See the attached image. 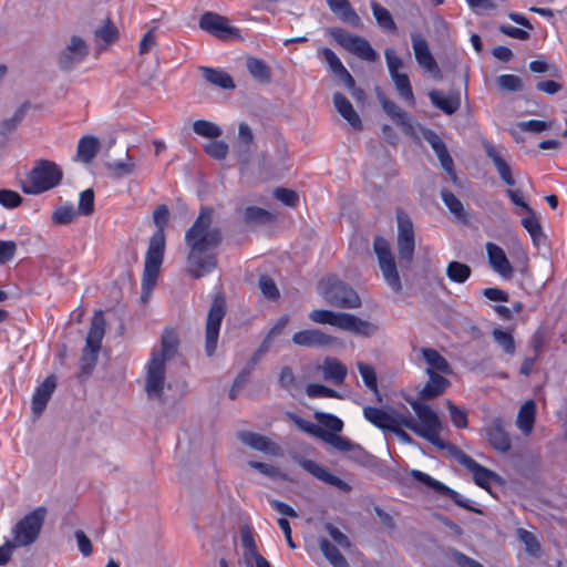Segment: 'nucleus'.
I'll return each instance as SVG.
<instances>
[{
  "mask_svg": "<svg viewBox=\"0 0 567 567\" xmlns=\"http://www.w3.org/2000/svg\"><path fill=\"white\" fill-rule=\"evenodd\" d=\"M410 404L417 416V421L409 412L391 410V431L406 427L434 446L441 450L445 449L446 444L440 436L443 425L439 415L427 404L417 400L410 402Z\"/></svg>",
  "mask_w": 567,
  "mask_h": 567,
  "instance_id": "1",
  "label": "nucleus"
},
{
  "mask_svg": "<svg viewBox=\"0 0 567 567\" xmlns=\"http://www.w3.org/2000/svg\"><path fill=\"white\" fill-rule=\"evenodd\" d=\"M178 338L174 330L166 329L161 339V348L153 350L146 364L145 391L150 398L161 399L167 386L165 362L177 352Z\"/></svg>",
  "mask_w": 567,
  "mask_h": 567,
  "instance_id": "2",
  "label": "nucleus"
},
{
  "mask_svg": "<svg viewBox=\"0 0 567 567\" xmlns=\"http://www.w3.org/2000/svg\"><path fill=\"white\" fill-rule=\"evenodd\" d=\"M215 210L210 206L202 205L192 226L185 233V243L188 248L217 247L223 241L220 227L213 225Z\"/></svg>",
  "mask_w": 567,
  "mask_h": 567,
  "instance_id": "3",
  "label": "nucleus"
},
{
  "mask_svg": "<svg viewBox=\"0 0 567 567\" xmlns=\"http://www.w3.org/2000/svg\"><path fill=\"white\" fill-rule=\"evenodd\" d=\"M309 319L318 324H329L354 336L370 338L378 331V326L369 320H363L349 312H339L328 309H313L309 312Z\"/></svg>",
  "mask_w": 567,
  "mask_h": 567,
  "instance_id": "4",
  "label": "nucleus"
},
{
  "mask_svg": "<svg viewBox=\"0 0 567 567\" xmlns=\"http://www.w3.org/2000/svg\"><path fill=\"white\" fill-rule=\"evenodd\" d=\"M288 417L303 432L320 439L324 443L331 445L339 452L348 453L353 460L362 461L365 456L364 450L359 445L350 441L346 436L336 435L323 430L318 424L307 421L297 414L287 413Z\"/></svg>",
  "mask_w": 567,
  "mask_h": 567,
  "instance_id": "5",
  "label": "nucleus"
},
{
  "mask_svg": "<svg viewBox=\"0 0 567 567\" xmlns=\"http://www.w3.org/2000/svg\"><path fill=\"white\" fill-rule=\"evenodd\" d=\"M317 290L332 307L357 309L361 306V299L357 291L336 276H327L319 280Z\"/></svg>",
  "mask_w": 567,
  "mask_h": 567,
  "instance_id": "6",
  "label": "nucleus"
},
{
  "mask_svg": "<svg viewBox=\"0 0 567 567\" xmlns=\"http://www.w3.org/2000/svg\"><path fill=\"white\" fill-rule=\"evenodd\" d=\"M62 169L51 161L41 159L28 175L29 185L22 187L25 194H40L61 183Z\"/></svg>",
  "mask_w": 567,
  "mask_h": 567,
  "instance_id": "7",
  "label": "nucleus"
},
{
  "mask_svg": "<svg viewBox=\"0 0 567 567\" xmlns=\"http://www.w3.org/2000/svg\"><path fill=\"white\" fill-rule=\"evenodd\" d=\"M47 515L45 507H37L23 516L12 528L11 545L24 547L33 544L41 532Z\"/></svg>",
  "mask_w": 567,
  "mask_h": 567,
  "instance_id": "8",
  "label": "nucleus"
},
{
  "mask_svg": "<svg viewBox=\"0 0 567 567\" xmlns=\"http://www.w3.org/2000/svg\"><path fill=\"white\" fill-rule=\"evenodd\" d=\"M226 315V300L221 293L215 296L207 315L205 329V353L212 357L218 343L219 330Z\"/></svg>",
  "mask_w": 567,
  "mask_h": 567,
  "instance_id": "9",
  "label": "nucleus"
},
{
  "mask_svg": "<svg viewBox=\"0 0 567 567\" xmlns=\"http://www.w3.org/2000/svg\"><path fill=\"white\" fill-rule=\"evenodd\" d=\"M328 32L338 44L359 59L368 62H374L378 59V53L367 39L337 27L330 28Z\"/></svg>",
  "mask_w": 567,
  "mask_h": 567,
  "instance_id": "10",
  "label": "nucleus"
},
{
  "mask_svg": "<svg viewBox=\"0 0 567 567\" xmlns=\"http://www.w3.org/2000/svg\"><path fill=\"white\" fill-rule=\"evenodd\" d=\"M90 53L86 41L79 37L72 35L58 55V66L62 71H70L80 64Z\"/></svg>",
  "mask_w": 567,
  "mask_h": 567,
  "instance_id": "11",
  "label": "nucleus"
},
{
  "mask_svg": "<svg viewBox=\"0 0 567 567\" xmlns=\"http://www.w3.org/2000/svg\"><path fill=\"white\" fill-rule=\"evenodd\" d=\"M164 260V250H147L144 261L141 299L147 302L156 285Z\"/></svg>",
  "mask_w": 567,
  "mask_h": 567,
  "instance_id": "12",
  "label": "nucleus"
},
{
  "mask_svg": "<svg viewBox=\"0 0 567 567\" xmlns=\"http://www.w3.org/2000/svg\"><path fill=\"white\" fill-rule=\"evenodd\" d=\"M198 25L202 30L221 40L239 37L238 29L229 25L226 17L213 11L203 13L199 18Z\"/></svg>",
  "mask_w": 567,
  "mask_h": 567,
  "instance_id": "13",
  "label": "nucleus"
},
{
  "mask_svg": "<svg viewBox=\"0 0 567 567\" xmlns=\"http://www.w3.org/2000/svg\"><path fill=\"white\" fill-rule=\"evenodd\" d=\"M291 340L296 346L305 348L329 349L339 343V339L337 337L328 334L316 328L297 331L293 333Z\"/></svg>",
  "mask_w": 567,
  "mask_h": 567,
  "instance_id": "14",
  "label": "nucleus"
},
{
  "mask_svg": "<svg viewBox=\"0 0 567 567\" xmlns=\"http://www.w3.org/2000/svg\"><path fill=\"white\" fill-rule=\"evenodd\" d=\"M375 252L385 284L394 292H400L402 290V284L398 272L399 264L393 250H375Z\"/></svg>",
  "mask_w": 567,
  "mask_h": 567,
  "instance_id": "15",
  "label": "nucleus"
},
{
  "mask_svg": "<svg viewBox=\"0 0 567 567\" xmlns=\"http://www.w3.org/2000/svg\"><path fill=\"white\" fill-rule=\"evenodd\" d=\"M217 259L213 250H189L187 271L195 278H200L213 271Z\"/></svg>",
  "mask_w": 567,
  "mask_h": 567,
  "instance_id": "16",
  "label": "nucleus"
},
{
  "mask_svg": "<svg viewBox=\"0 0 567 567\" xmlns=\"http://www.w3.org/2000/svg\"><path fill=\"white\" fill-rule=\"evenodd\" d=\"M455 457L460 464L472 473L475 484L480 487L488 489L492 482L498 480V475L496 473L482 466L464 452L458 451L455 454Z\"/></svg>",
  "mask_w": 567,
  "mask_h": 567,
  "instance_id": "17",
  "label": "nucleus"
},
{
  "mask_svg": "<svg viewBox=\"0 0 567 567\" xmlns=\"http://www.w3.org/2000/svg\"><path fill=\"white\" fill-rule=\"evenodd\" d=\"M484 432L489 444L498 452L506 453L512 447V440L505 430L502 417L492 419L485 426Z\"/></svg>",
  "mask_w": 567,
  "mask_h": 567,
  "instance_id": "18",
  "label": "nucleus"
},
{
  "mask_svg": "<svg viewBox=\"0 0 567 567\" xmlns=\"http://www.w3.org/2000/svg\"><path fill=\"white\" fill-rule=\"evenodd\" d=\"M423 137L431 145L433 151L435 152L442 168L450 175L451 181L456 184L457 176L454 171L453 158L449 154L447 147L443 140L432 130H425L423 132Z\"/></svg>",
  "mask_w": 567,
  "mask_h": 567,
  "instance_id": "19",
  "label": "nucleus"
},
{
  "mask_svg": "<svg viewBox=\"0 0 567 567\" xmlns=\"http://www.w3.org/2000/svg\"><path fill=\"white\" fill-rule=\"evenodd\" d=\"M297 462L305 471L310 473L317 480L336 486L343 492H349L351 489V486L347 482L331 474L324 466L318 464L317 462L305 457H299Z\"/></svg>",
  "mask_w": 567,
  "mask_h": 567,
  "instance_id": "20",
  "label": "nucleus"
},
{
  "mask_svg": "<svg viewBox=\"0 0 567 567\" xmlns=\"http://www.w3.org/2000/svg\"><path fill=\"white\" fill-rule=\"evenodd\" d=\"M238 439L250 449L270 456H280L282 453L281 447L276 442L259 433L241 431L238 433Z\"/></svg>",
  "mask_w": 567,
  "mask_h": 567,
  "instance_id": "21",
  "label": "nucleus"
},
{
  "mask_svg": "<svg viewBox=\"0 0 567 567\" xmlns=\"http://www.w3.org/2000/svg\"><path fill=\"white\" fill-rule=\"evenodd\" d=\"M171 219V210L167 205L161 204L155 207L152 214V221L156 230L150 238L148 248H165V228Z\"/></svg>",
  "mask_w": 567,
  "mask_h": 567,
  "instance_id": "22",
  "label": "nucleus"
},
{
  "mask_svg": "<svg viewBox=\"0 0 567 567\" xmlns=\"http://www.w3.org/2000/svg\"><path fill=\"white\" fill-rule=\"evenodd\" d=\"M375 93L384 113L391 117L396 125L401 126L406 134L412 133L413 126L406 112L399 107L393 101L389 100L381 89L377 87Z\"/></svg>",
  "mask_w": 567,
  "mask_h": 567,
  "instance_id": "23",
  "label": "nucleus"
},
{
  "mask_svg": "<svg viewBox=\"0 0 567 567\" xmlns=\"http://www.w3.org/2000/svg\"><path fill=\"white\" fill-rule=\"evenodd\" d=\"M412 48L414 51L415 60L426 71L440 73L437 63L433 58L426 40L419 33L411 34Z\"/></svg>",
  "mask_w": 567,
  "mask_h": 567,
  "instance_id": "24",
  "label": "nucleus"
},
{
  "mask_svg": "<svg viewBox=\"0 0 567 567\" xmlns=\"http://www.w3.org/2000/svg\"><path fill=\"white\" fill-rule=\"evenodd\" d=\"M483 147L486 156L492 161L501 181L508 187L515 186L516 182L508 162L489 142H484Z\"/></svg>",
  "mask_w": 567,
  "mask_h": 567,
  "instance_id": "25",
  "label": "nucleus"
},
{
  "mask_svg": "<svg viewBox=\"0 0 567 567\" xmlns=\"http://www.w3.org/2000/svg\"><path fill=\"white\" fill-rule=\"evenodd\" d=\"M398 223V248H414V228L410 216L402 209L396 208Z\"/></svg>",
  "mask_w": 567,
  "mask_h": 567,
  "instance_id": "26",
  "label": "nucleus"
},
{
  "mask_svg": "<svg viewBox=\"0 0 567 567\" xmlns=\"http://www.w3.org/2000/svg\"><path fill=\"white\" fill-rule=\"evenodd\" d=\"M55 386H56L55 377L49 375L35 389V391L32 395V412L34 415H40L44 411L52 393L55 390Z\"/></svg>",
  "mask_w": 567,
  "mask_h": 567,
  "instance_id": "27",
  "label": "nucleus"
},
{
  "mask_svg": "<svg viewBox=\"0 0 567 567\" xmlns=\"http://www.w3.org/2000/svg\"><path fill=\"white\" fill-rule=\"evenodd\" d=\"M431 103L447 115H453L461 106V96L458 92H451L444 96L439 90H431L429 92Z\"/></svg>",
  "mask_w": 567,
  "mask_h": 567,
  "instance_id": "28",
  "label": "nucleus"
},
{
  "mask_svg": "<svg viewBox=\"0 0 567 567\" xmlns=\"http://www.w3.org/2000/svg\"><path fill=\"white\" fill-rule=\"evenodd\" d=\"M331 12L342 22L349 23L353 27L360 24V17L352 8L349 0H326Z\"/></svg>",
  "mask_w": 567,
  "mask_h": 567,
  "instance_id": "29",
  "label": "nucleus"
},
{
  "mask_svg": "<svg viewBox=\"0 0 567 567\" xmlns=\"http://www.w3.org/2000/svg\"><path fill=\"white\" fill-rule=\"evenodd\" d=\"M323 379L334 384H342L348 373L347 367L337 358L327 357L321 365Z\"/></svg>",
  "mask_w": 567,
  "mask_h": 567,
  "instance_id": "30",
  "label": "nucleus"
},
{
  "mask_svg": "<svg viewBox=\"0 0 567 567\" xmlns=\"http://www.w3.org/2000/svg\"><path fill=\"white\" fill-rule=\"evenodd\" d=\"M333 104L338 113L355 130L362 128V122L351 102L341 93L333 94Z\"/></svg>",
  "mask_w": 567,
  "mask_h": 567,
  "instance_id": "31",
  "label": "nucleus"
},
{
  "mask_svg": "<svg viewBox=\"0 0 567 567\" xmlns=\"http://www.w3.org/2000/svg\"><path fill=\"white\" fill-rule=\"evenodd\" d=\"M421 354L427 364L426 373H451V367L440 352L432 348H421Z\"/></svg>",
  "mask_w": 567,
  "mask_h": 567,
  "instance_id": "32",
  "label": "nucleus"
},
{
  "mask_svg": "<svg viewBox=\"0 0 567 567\" xmlns=\"http://www.w3.org/2000/svg\"><path fill=\"white\" fill-rule=\"evenodd\" d=\"M536 415V404L527 400L520 408L516 417V426L524 434L529 435L533 431Z\"/></svg>",
  "mask_w": 567,
  "mask_h": 567,
  "instance_id": "33",
  "label": "nucleus"
},
{
  "mask_svg": "<svg viewBox=\"0 0 567 567\" xmlns=\"http://www.w3.org/2000/svg\"><path fill=\"white\" fill-rule=\"evenodd\" d=\"M100 151V142L95 136L85 135L78 144L76 158L84 163L90 164Z\"/></svg>",
  "mask_w": 567,
  "mask_h": 567,
  "instance_id": "34",
  "label": "nucleus"
},
{
  "mask_svg": "<svg viewBox=\"0 0 567 567\" xmlns=\"http://www.w3.org/2000/svg\"><path fill=\"white\" fill-rule=\"evenodd\" d=\"M199 71L203 75V78L210 84L218 86L224 90H233L235 89V83L231 79V76L226 73L225 71L208 68V66H200Z\"/></svg>",
  "mask_w": 567,
  "mask_h": 567,
  "instance_id": "35",
  "label": "nucleus"
},
{
  "mask_svg": "<svg viewBox=\"0 0 567 567\" xmlns=\"http://www.w3.org/2000/svg\"><path fill=\"white\" fill-rule=\"evenodd\" d=\"M105 332V319L102 310L94 313L91 322L90 330L87 332L85 344L87 347H94L101 349V342Z\"/></svg>",
  "mask_w": 567,
  "mask_h": 567,
  "instance_id": "36",
  "label": "nucleus"
},
{
  "mask_svg": "<svg viewBox=\"0 0 567 567\" xmlns=\"http://www.w3.org/2000/svg\"><path fill=\"white\" fill-rule=\"evenodd\" d=\"M241 219L248 225H268L276 220V216L267 209L248 206L243 210Z\"/></svg>",
  "mask_w": 567,
  "mask_h": 567,
  "instance_id": "37",
  "label": "nucleus"
},
{
  "mask_svg": "<svg viewBox=\"0 0 567 567\" xmlns=\"http://www.w3.org/2000/svg\"><path fill=\"white\" fill-rule=\"evenodd\" d=\"M363 416L367 421H369L375 427L381 429V430L391 431V427H392L391 410L385 411L380 408L365 406L363 409Z\"/></svg>",
  "mask_w": 567,
  "mask_h": 567,
  "instance_id": "38",
  "label": "nucleus"
},
{
  "mask_svg": "<svg viewBox=\"0 0 567 567\" xmlns=\"http://www.w3.org/2000/svg\"><path fill=\"white\" fill-rule=\"evenodd\" d=\"M246 68L255 81L261 84H268L271 81V70L265 61L249 56L246 60Z\"/></svg>",
  "mask_w": 567,
  "mask_h": 567,
  "instance_id": "39",
  "label": "nucleus"
},
{
  "mask_svg": "<svg viewBox=\"0 0 567 567\" xmlns=\"http://www.w3.org/2000/svg\"><path fill=\"white\" fill-rule=\"evenodd\" d=\"M429 380L421 390L423 399H433L445 391L450 384L449 380L439 373H427Z\"/></svg>",
  "mask_w": 567,
  "mask_h": 567,
  "instance_id": "40",
  "label": "nucleus"
},
{
  "mask_svg": "<svg viewBox=\"0 0 567 567\" xmlns=\"http://www.w3.org/2000/svg\"><path fill=\"white\" fill-rule=\"evenodd\" d=\"M489 265L495 272L505 279L513 276V267L508 261L504 250H487Z\"/></svg>",
  "mask_w": 567,
  "mask_h": 567,
  "instance_id": "41",
  "label": "nucleus"
},
{
  "mask_svg": "<svg viewBox=\"0 0 567 567\" xmlns=\"http://www.w3.org/2000/svg\"><path fill=\"white\" fill-rule=\"evenodd\" d=\"M522 224L525 227V229L528 231L534 246L540 247V246L547 245V237L543 233L542 226L533 210H532V213H529L528 217H525L522 219Z\"/></svg>",
  "mask_w": 567,
  "mask_h": 567,
  "instance_id": "42",
  "label": "nucleus"
},
{
  "mask_svg": "<svg viewBox=\"0 0 567 567\" xmlns=\"http://www.w3.org/2000/svg\"><path fill=\"white\" fill-rule=\"evenodd\" d=\"M370 6L373 17L375 18L377 23L381 29L388 32L396 31V24L392 18L391 12L386 8L381 6L375 0H371Z\"/></svg>",
  "mask_w": 567,
  "mask_h": 567,
  "instance_id": "43",
  "label": "nucleus"
},
{
  "mask_svg": "<svg viewBox=\"0 0 567 567\" xmlns=\"http://www.w3.org/2000/svg\"><path fill=\"white\" fill-rule=\"evenodd\" d=\"M319 547L323 556L333 567H349V564L340 550L327 538L319 539Z\"/></svg>",
  "mask_w": 567,
  "mask_h": 567,
  "instance_id": "44",
  "label": "nucleus"
},
{
  "mask_svg": "<svg viewBox=\"0 0 567 567\" xmlns=\"http://www.w3.org/2000/svg\"><path fill=\"white\" fill-rule=\"evenodd\" d=\"M441 197L443 203L450 209V212L455 216V218L463 223H467V216L464 209L462 202L449 189L443 188L441 190Z\"/></svg>",
  "mask_w": 567,
  "mask_h": 567,
  "instance_id": "45",
  "label": "nucleus"
},
{
  "mask_svg": "<svg viewBox=\"0 0 567 567\" xmlns=\"http://www.w3.org/2000/svg\"><path fill=\"white\" fill-rule=\"evenodd\" d=\"M135 161L128 154H126V159L124 162L117 161L113 163H106L105 167L114 178H122L124 176L131 175L135 169Z\"/></svg>",
  "mask_w": 567,
  "mask_h": 567,
  "instance_id": "46",
  "label": "nucleus"
},
{
  "mask_svg": "<svg viewBox=\"0 0 567 567\" xmlns=\"http://www.w3.org/2000/svg\"><path fill=\"white\" fill-rule=\"evenodd\" d=\"M471 272V267L460 261H451L446 267L447 278L455 284L465 282L470 278Z\"/></svg>",
  "mask_w": 567,
  "mask_h": 567,
  "instance_id": "47",
  "label": "nucleus"
},
{
  "mask_svg": "<svg viewBox=\"0 0 567 567\" xmlns=\"http://www.w3.org/2000/svg\"><path fill=\"white\" fill-rule=\"evenodd\" d=\"M315 417L318 421V425L321 426L323 430L333 433L336 435H339L338 433L342 431L343 429V422L338 416L324 413V412H316Z\"/></svg>",
  "mask_w": 567,
  "mask_h": 567,
  "instance_id": "48",
  "label": "nucleus"
},
{
  "mask_svg": "<svg viewBox=\"0 0 567 567\" xmlns=\"http://www.w3.org/2000/svg\"><path fill=\"white\" fill-rule=\"evenodd\" d=\"M28 110V104H22L13 114L12 117L6 118L0 122V134L3 136L12 133L23 120Z\"/></svg>",
  "mask_w": 567,
  "mask_h": 567,
  "instance_id": "49",
  "label": "nucleus"
},
{
  "mask_svg": "<svg viewBox=\"0 0 567 567\" xmlns=\"http://www.w3.org/2000/svg\"><path fill=\"white\" fill-rule=\"evenodd\" d=\"M494 341L502 348L506 354L515 353V341L511 332L501 328H495L492 332Z\"/></svg>",
  "mask_w": 567,
  "mask_h": 567,
  "instance_id": "50",
  "label": "nucleus"
},
{
  "mask_svg": "<svg viewBox=\"0 0 567 567\" xmlns=\"http://www.w3.org/2000/svg\"><path fill=\"white\" fill-rule=\"evenodd\" d=\"M194 132L203 137L217 138L221 135V130L218 125L213 122L205 120H197L193 123Z\"/></svg>",
  "mask_w": 567,
  "mask_h": 567,
  "instance_id": "51",
  "label": "nucleus"
},
{
  "mask_svg": "<svg viewBox=\"0 0 567 567\" xmlns=\"http://www.w3.org/2000/svg\"><path fill=\"white\" fill-rule=\"evenodd\" d=\"M393 83L399 96L405 100L409 103V105H414L415 99L409 76L405 73H403L401 76H396V79L393 80Z\"/></svg>",
  "mask_w": 567,
  "mask_h": 567,
  "instance_id": "52",
  "label": "nucleus"
},
{
  "mask_svg": "<svg viewBox=\"0 0 567 567\" xmlns=\"http://www.w3.org/2000/svg\"><path fill=\"white\" fill-rule=\"evenodd\" d=\"M357 368L364 385L374 393H378V381L374 368L364 362H358Z\"/></svg>",
  "mask_w": 567,
  "mask_h": 567,
  "instance_id": "53",
  "label": "nucleus"
},
{
  "mask_svg": "<svg viewBox=\"0 0 567 567\" xmlns=\"http://www.w3.org/2000/svg\"><path fill=\"white\" fill-rule=\"evenodd\" d=\"M533 73H546L551 78H560L561 71L556 64L548 63L544 59L533 60L528 64Z\"/></svg>",
  "mask_w": 567,
  "mask_h": 567,
  "instance_id": "54",
  "label": "nucleus"
},
{
  "mask_svg": "<svg viewBox=\"0 0 567 567\" xmlns=\"http://www.w3.org/2000/svg\"><path fill=\"white\" fill-rule=\"evenodd\" d=\"M517 537L518 539L525 545V549L530 554V555H538L539 551H540V544L537 539V537L535 536L534 533L527 530V529H524V528H518L517 529Z\"/></svg>",
  "mask_w": 567,
  "mask_h": 567,
  "instance_id": "55",
  "label": "nucleus"
},
{
  "mask_svg": "<svg viewBox=\"0 0 567 567\" xmlns=\"http://www.w3.org/2000/svg\"><path fill=\"white\" fill-rule=\"evenodd\" d=\"M248 464L250 467L257 470L260 474H262L269 478L279 480V481L287 480V475L285 473H282L278 467H276L271 464L257 462V461H250Z\"/></svg>",
  "mask_w": 567,
  "mask_h": 567,
  "instance_id": "56",
  "label": "nucleus"
},
{
  "mask_svg": "<svg viewBox=\"0 0 567 567\" xmlns=\"http://www.w3.org/2000/svg\"><path fill=\"white\" fill-rule=\"evenodd\" d=\"M411 476H412L415 481H417V482H420V483L424 484L425 486H427L429 488H431V489H433V491L437 492V493H439V494H441V495L443 494V492H444V489H445V487H446V485H445V484H443L442 482H440V481H437V480L433 478V477H432V476H430L429 474H426V473H424V472H422V471H419V470H412V471H411Z\"/></svg>",
  "mask_w": 567,
  "mask_h": 567,
  "instance_id": "57",
  "label": "nucleus"
},
{
  "mask_svg": "<svg viewBox=\"0 0 567 567\" xmlns=\"http://www.w3.org/2000/svg\"><path fill=\"white\" fill-rule=\"evenodd\" d=\"M496 83L507 92H520L524 87L520 78L514 74H502L496 78Z\"/></svg>",
  "mask_w": 567,
  "mask_h": 567,
  "instance_id": "58",
  "label": "nucleus"
},
{
  "mask_svg": "<svg viewBox=\"0 0 567 567\" xmlns=\"http://www.w3.org/2000/svg\"><path fill=\"white\" fill-rule=\"evenodd\" d=\"M96 40H102L105 43L113 42L117 37V30L112 21L107 18L104 20V24L99 27L94 31Z\"/></svg>",
  "mask_w": 567,
  "mask_h": 567,
  "instance_id": "59",
  "label": "nucleus"
},
{
  "mask_svg": "<svg viewBox=\"0 0 567 567\" xmlns=\"http://www.w3.org/2000/svg\"><path fill=\"white\" fill-rule=\"evenodd\" d=\"M447 410L450 412L451 421L453 425L457 429H465L467 427V413L465 410L458 408L451 401L446 402Z\"/></svg>",
  "mask_w": 567,
  "mask_h": 567,
  "instance_id": "60",
  "label": "nucleus"
},
{
  "mask_svg": "<svg viewBox=\"0 0 567 567\" xmlns=\"http://www.w3.org/2000/svg\"><path fill=\"white\" fill-rule=\"evenodd\" d=\"M76 216V210L72 205H65L55 209L52 214V220L58 225H69Z\"/></svg>",
  "mask_w": 567,
  "mask_h": 567,
  "instance_id": "61",
  "label": "nucleus"
},
{
  "mask_svg": "<svg viewBox=\"0 0 567 567\" xmlns=\"http://www.w3.org/2000/svg\"><path fill=\"white\" fill-rule=\"evenodd\" d=\"M78 213L83 216H90L94 213V192L89 188L80 194Z\"/></svg>",
  "mask_w": 567,
  "mask_h": 567,
  "instance_id": "62",
  "label": "nucleus"
},
{
  "mask_svg": "<svg viewBox=\"0 0 567 567\" xmlns=\"http://www.w3.org/2000/svg\"><path fill=\"white\" fill-rule=\"evenodd\" d=\"M23 202L22 196L11 189H0V205L8 209L19 207Z\"/></svg>",
  "mask_w": 567,
  "mask_h": 567,
  "instance_id": "63",
  "label": "nucleus"
},
{
  "mask_svg": "<svg viewBox=\"0 0 567 567\" xmlns=\"http://www.w3.org/2000/svg\"><path fill=\"white\" fill-rule=\"evenodd\" d=\"M450 556L458 567H484L480 561L457 549H452Z\"/></svg>",
  "mask_w": 567,
  "mask_h": 567,
  "instance_id": "64",
  "label": "nucleus"
}]
</instances>
